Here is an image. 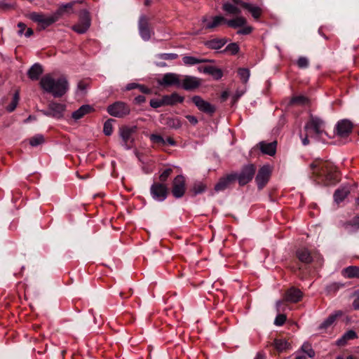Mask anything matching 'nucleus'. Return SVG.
Instances as JSON below:
<instances>
[{
	"instance_id": "obj_1",
	"label": "nucleus",
	"mask_w": 359,
	"mask_h": 359,
	"mask_svg": "<svg viewBox=\"0 0 359 359\" xmlns=\"http://www.w3.org/2000/svg\"><path fill=\"white\" fill-rule=\"evenodd\" d=\"M310 167L319 183L330 185L335 184L337 181V173L331 162L318 159L315 160Z\"/></svg>"
},
{
	"instance_id": "obj_2",
	"label": "nucleus",
	"mask_w": 359,
	"mask_h": 359,
	"mask_svg": "<svg viewBox=\"0 0 359 359\" xmlns=\"http://www.w3.org/2000/svg\"><path fill=\"white\" fill-rule=\"evenodd\" d=\"M40 86L54 97H61L69 90V83L65 76L55 79L50 74H46L41 79Z\"/></svg>"
},
{
	"instance_id": "obj_3",
	"label": "nucleus",
	"mask_w": 359,
	"mask_h": 359,
	"mask_svg": "<svg viewBox=\"0 0 359 359\" xmlns=\"http://www.w3.org/2000/svg\"><path fill=\"white\" fill-rule=\"evenodd\" d=\"M325 123L323 120L319 117L311 116L309 121L306 123L304 129L309 135H314L319 137L325 133Z\"/></svg>"
},
{
	"instance_id": "obj_4",
	"label": "nucleus",
	"mask_w": 359,
	"mask_h": 359,
	"mask_svg": "<svg viewBox=\"0 0 359 359\" xmlns=\"http://www.w3.org/2000/svg\"><path fill=\"white\" fill-rule=\"evenodd\" d=\"M29 17L32 20L37 22L42 29L48 27L60 18L56 12L49 15L39 13H32Z\"/></svg>"
},
{
	"instance_id": "obj_5",
	"label": "nucleus",
	"mask_w": 359,
	"mask_h": 359,
	"mask_svg": "<svg viewBox=\"0 0 359 359\" xmlns=\"http://www.w3.org/2000/svg\"><path fill=\"white\" fill-rule=\"evenodd\" d=\"M203 29L214 31L217 27L226 24V18L222 15H205L201 18Z\"/></svg>"
},
{
	"instance_id": "obj_6",
	"label": "nucleus",
	"mask_w": 359,
	"mask_h": 359,
	"mask_svg": "<svg viewBox=\"0 0 359 359\" xmlns=\"http://www.w3.org/2000/svg\"><path fill=\"white\" fill-rule=\"evenodd\" d=\"M256 171V168L253 164H248L243 166L239 173L236 175V179L241 186L245 185L250 182Z\"/></svg>"
},
{
	"instance_id": "obj_7",
	"label": "nucleus",
	"mask_w": 359,
	"mask_h": 359,
	"mask_svg": "<svg viewBox=\"0 0 359 359\" xmlns=\"http://www.w3.org/2000/svg\"><path fill=\"white\" fill-rule=\"evenodd\" d=\"M136 131V126H126L120 129V137L122 139V146L126 149L129 150L133 148L134 139L132 137V135Z\"/></svg>"
},
{
	"instance_id": "obj_8",
	"label": "nucleus",
	"mask_w": 359,
	"mask_h": 359,
	"mask_svg": "<svg viewBox=\"0 0 359 359\" xmlns=\"http://www.w3.org/2000/svg\"><path fill=\"white\" fill-rule=\"evenodd\" d=\"M130 111V107L123 102H116L107 107V112L117 118H122L129 114Z\"/></svg>"
},
{
	"instance_id": "obj_9",
	"label": "nucleus",
	"mask_w": 359,
	"mask_h": 359,
	"mask_svg": "<svg viewBox=\"0 0 359 359\" xmlns=\"http://www.w3.org/2000/svg\"><path fill=\"white\" fill-rule=\"evenodd\" d=\"M90 24L89 13L83 10L80 13L79 21L72 27V29L78 34H84L89 29Z\"/></svg>"
},
{
	"instance_id": "obj_10",
	"label": "nucleus",
	"mask_w": 359,
	"mask_h": 359,
	"mask_svg": "<svg viewBox=\"0 0 359 359\" xmlns=\"http://www.w3.org/2000/svg\"><path fill=\"white\" fill-rule=\"evenodd\" d=\"M150 193L155 201L161 202L167 198L168 187L164 184L155 182L151 186Z\"/></svg>"
},
{
	"instance_id": "obj_11",
	"label": "nucleus",
	"mask_w": 359,
	"mask_h": 359,
	"mask_svg": "<svg viewBox=\"0 0 359 359\" xmlns=\"http://www.w3.org/2000/svg\"><path fill=\"white\" fill-rule=\"evenodd\" d=\"M342 315L341 311H335L325 318L317 327V330L320 334L327 333L334 327V323L339 316Z\"/></svg>"
},
{
	"instance_id": "obj_12",
	"label": "nucleus",
	"mask_w": 359,
	"mask_h": 359,
	"mask_svg": "<svg viewBox=\"0 0 359 359\" xmlns=\"http://www.w3.org/2000/svg\"><path fill=\"white\" fill-rule=\"evenodd\" d=\"M191 100L198 109L203 113L212 115L216 110V107L213 104L205 101L199 95L193 96Z\"/></svg>"
},
{
	"instance_id": "obj_13",
	"label": "nucleus",
	"mask_w": 359,
	"mask_h": 359,
	"mask_svg": "<svg viewBox=\"0 0 359 359\" xmlns=\"http://www.w3.org/2000/svg\"><path fill=\"white\" fill-rule=\"evenodd\" d=\"M139 34L141 38L147 41L151 39L154 32L149 27V20L145 15H141L138 22Z\"/></svg>"
},
{
	"instance_id": "obj_14",
	"label": "nucleus",
	"mask_w": 359,
	"mask_h": 359,
	"mask_svg": "<svg viewBox=\"0 0 359 359\" xmlns=\"http://www.w3.org/2000/svg\"><path fill=\"white\" fill-rule=\"evenodd\" d=\"M201 84V79L194 76H181L180 86L186 90H194L198 88Z\"/></svg>"
},
{
	"instance_id": "obj_15",
	"label": "nucleus",
	"mask_w": 359,
	"mask_h": 359,
	"mask_svg": "<svg viewBox=\"0 0 359 359\" xmlns=\"http://www.w3.org/2000/svg\"><path fill=\"white\" fill-rule=\"evenodd\" d=\"M185 190V178L183 175H179L172 182V194L176 198H180L184 195Z\"/></svg>"
},
{
	"instance_id": "obj_16",
	"label": "nucleus",
	"mask_w": 359,
	"mask_h": 359,
	"mask_svg": "<svg viewBox=\"0 0 359 359\" xmlns=\"http://www.w3.org/2000/svg\"><path fill=\"white\" fill-rule=\"evenodd\" d=\"M353 124L347 119H343L337 122L334 128L335 134L340 137H346L352 132Z\"/></svg>"
},
{
	"instance_id": "obj_17",
	"label": "nucleus",
	"mask_w": 359,
	"mask_h": 359,
	"mask_svg": "<svg viewBox=\"0 0 359 359\" xmlns=\"http://www.w3.org/2000/svg\"><path fill=\"white\" fill-rule=\"evenodd\" d=\"M271 170L269 165H263L258 171V173L256 176L255 180L257 184V187L259 189H262L266 184L268 182L270 175H271Z\"/></svg>"
},
{
	"instance_id": "obj_18",
	"label": "nucleus",
	"mask_w": 359,
	"mask_h": 359,
	"mask_svg": "<svg viewBox=\"0 0 359 359\" xmlns=\"http://www.w3.org/2000/svg\"><path fill=\"white\" fill-rule=\"evenodd\" d=\"M180 75L175 73H166L160 80H158V83L159 85L163 86H175L180 88Z\"/></svg>"
},
{
	"instance_id": "obj_19",
	"label": "nucleus",
	"mask_w": 359,
	"mask_h": 359,
	"mask_svg": "<svg viewBox=\"0 0 359 359\" xmlns=\"http://www.w3.org/2000/svg\"><path fill=\"white\" fill-rule=\"evenodd\" d=\"M303 292L295 287H291L287 289L283 297V300L287 302L297 303L302 300Z\"/></svg>"
},
{
	"instance_id": "obj_20",
	"label": "nucleus",
	"mask_w": 359,
	"mask_h": 359,
	"mask_svg": "<svg viewBox=\"0 0 359 359\" xmlns=\"http://www.w3.org/2000/svg\"><path fill=\"white\" fill-rule=\"evenodd\" d=\"M48 109L50 110L52 117L60 119L63 117L64 111L66 109V105L62 103H57L51 101L48 104Z\"/></svg>"
},
{
	"instance_id": "obj_21",
	"label": "nucleus",
	"mask_w": 359,
	"mask_h": 359,
	"mask_svg": "<svg viewBox=\"0 0 359 359\" xmlns=\"http://www.w3.org/2000/svg\"><path fill=\"white\" fill-rule=\"evenodd\" d=\"M236 174H230L224 177L221 178L215 186V191L219 192L225 190L232 182L236 180Z\"/></svg>"
},
{
	"instance_id": "obj_22",
	"label": "nucleus",
	"mask_w": 359,
	"mask_h": 359,
	"mask_svg": "<svg viewBox=\"0 0 359 359\" xmlns=\"http://www.w3.org/2000/svg\"><path fill=\"white\" fill-rule=\"evenodd\" d=\"M296 257L303 264H308L312 262L313 257L311 252L306 248H299L296 250Z\"/></svg>"
},
{
	"instance_id": "obj_23",
	"label": "nucleus",
	"mask_w": 359,
	"mask_h": 359,
	"mask_svg": "<svg viewBox=\"0 0 359 359\" xmlns=\"http://www.w3.org/2000/svg\"><path fill=\"white\" fill-rule=\"evenodd\" d=\"M277 142L276 141L271 142H261L259 143V147L261 151L269 156H274L276 152Z\"/></svg>"
},
{
	"instance_id": "obj_24",
	"label": "nucleus",
	"mask_w": 359,
	"mask_h": 359,
	"mask_svg": "<svg viewBox=\"0 0 359 359\" xmlns=\"http://www.w3.org/2000/svg\"><path fill=\"white\" fill-rule=\"evenodd\" d=\"M93 111V107L89 104H83L72 113V117L75 121H78Z\"/></svg>"
},
{
	"instance_id": "obj_25",
	"label": "nucleus",
	"mask_w": 359,
	"mask_h": 359,
	"mask_svg": "<svg viewBox=\"0 0 359 359\" xmlns=\"http://www.w3.org/2000/svg\"><path fill=\"white\" fill-rule=\"evenodd\" d=\"M163 97L165 105L167 106H172L177 103H182L184 100V97L180 95L177 93H173L171 95H163Z\"/></svg>"
},
{
	"instance_id": "obj_26",
	"label": "nucleus",
	"mask_w": 359,
	"mask_h": 359,
	"mask_svg": "<svg viewBox=\"0 0 359 359\" xmlns=\"http://www.w3.org/2000/svg\"><path fill=\"white\" fill-rule=\"evenodd\" d=\"M82 2H83V0H77V1H71L69 3H67L65 4H62L61 6H60L58 9L55 12L57 13V14L58 15V16L60 18L61 15H62L65 13H70L73 12L72 8H73L74 6L76 4L82 3Z\"/></svg>"
},
{
	"instance_id": "obj_27",
	"label": "nucleus",
	"mask_w": 359,
	"mask_h": 359,
	"mask_svg": "<svg viewBox=\"0 0 359 359\" xmlns=\"http://www.w3.org/2000/svg\"><path fill=\"white\" fill-rule=\"evenodd\" d=\"M357 337V333L354 330H348L339 339H337V344L338 346H344L348 341L356 339Z\"/></svg>"
},
{
	"instance_id": "obj_28",
	"label": "nucleus",
	"mask_w": 359,
	"mask_h": 359,
	"mask_svg": "<svg viewBox=\"0 0 359 359\" xmlns=\"http://www.w3.org/2000/svg\"><path fill=\"white\" fill-rule=\"evenodd\" d=\"M182 61L185 65L187 66H192L200 63H205V62H212V60L205 58H199L193 56H184L182 57Z\"/></svg>"
},
{
	"instance_id": "obj_29",
	"label": "nucleus",
	"mask_w": 359,
	"mask_h": 359,
	"mask_svg": "<svg viewBox=\"0 0 359 359\" xmlns=\"http://www.w3.org/2000/svg\"><path fill=\"white\" fill-rule=\"evenodd\" d=\"M42 72L43 69L41 65L38 63H35L28 70L27 75L30 79L37 80Z\"/></svg>"
},
{
	"instance_id": "obj_30",
	"label": "nucleus",
	"mask_w": 359,
	"mask_h": 359,
	"mask_svg": "<svg viewBox=\"0 0 359 359\" xmlns=\"http://www.w3.org/2000/svg\"><path fill=\"white\" fill-rule=\"evenodd\" d=\"M227 43V39L225 38H216L208 41L205 45L211 49L218 50L223 47Z\"/></svg>"
},
{
	"instance_id": "obj_31",
	"label": "nucleus",
	"mask_w": 359,
	"mask_h": 359,
	"mask_svg": "<svg viewBox=\"0 0 359 359\" xmlns=\"http://www.w3.org/2000/svg\"><path fill=\"white\" fill-rule=\"evenodd\" d=\"M344 228L348 233H353L359 229V216H355L344 224Z\"/></svg>"
},
{
	"instance_id": "obj_32",
	"label": "nucleus",
	"mask_w": 359,
	"mask_h": 359,
	"mask_svg": "<svg viewBox=\"0 0 359 359\" xmlns=\"http://www.w3.org/2000/svg\"><path fill=\"white\" fill-rule=\"evenodd\" d=\"M247 21L245 18L241 16H238L236 18L231 19V20H226V24L233 28H238L241 27L245 25Z\"/></svg>"
},
{
	"instance_id": "obj_33",
	"label": "nucleus",
	"mask_w": 359,
	"mask_h": 359,
	"mask_svg": "<svg viewBox=\"0 0 359 359\" xmlns=\"http://www.w3.org/2000/svg\"><path fill=\"white\" fill-rule=\"evenodd\" d=\"M342 275L348 278H359V266H348L343 269Z\"/></svg>"
},
{
	"instance_id": "obj_34",
	"label": "nucleus",
	"mask_w": 359,
	"mask_h": 359,
	"mask_svg": "<svg viewBox=\"0 0 359 359\" xmlns=\"http://www.w3.org/2000/svg\"><path fill=\"white\" fill-rule=\"evenodd\" d=\"M349 190L348 188L343 187L338 189L334 194V201L337 203L342 202L348 195Z\"/></svg>"
},
{
	"instance_id": "obj_35",
	"label": "nucleus",
	"mask_w": 359,
	"mask_h": 359,
	"mask_svg": "<svg viewBox=\"0 0 359 359\" xmlns=\"http://www.w3.org/2000/svg\"><path fill=\"white\" fill-rule=\"evenodd\" d=\"M242 6L248 10L255 19H258L261 15V9L250 3H243Z\"/></svg>"
},
{
	"instance_id": "obj_36",
	"label": "nucleus",
	"mask_w": 359,
	"mask_h": 359,
	"mask_svg": "<svg viewBox=\"0 0 359 359\" xmlns=\"http://www.w3.org/2000/svg\"><path fill=\"white\" fill-rule=\"evenodd\" d=\"M207 186L203 182L198 181L194 182L191 191L194 196H196L205 192Z\"/></svg>"
},
{
	"instance_id": "obj_37",
	"label": "nucleus",
	"mask_w": 359,
	"mask_h": 359,
	"mask_svg": "<svg viewBox=\"0 0 359 359\" xmlns=\"http://www.w3.org/2000/svg\"><path fill=\"white\" fill-rule=\"evenodd\" d=\"M275 348L278 351H283L289 348L290 344L289 343L284 339H277L274 340L273 342Z\"/></svg>"
},
{
	"instance_id": "obj_38",
	"label": "nucleus",
	"mask_w": 359,
	"mask_h": 359,
	"mask_svg": "<svg viewBox=\"0 0 359 359\" xmlns=\"http://www.w3.org/2000/svg\"><path fill=\"white\" fill-rule=\"evenodd\" d=\"M222 8L229 14L238 15L241 13V10L229 2H225L223 4Z\"/></svg>"
},
{
	"instance_id": "obj_39",
	"label": "nucleus",
	"mask_w": 359,
	"mask_h": 359,
	"mask_svg": "<svg viewBox=\"0 0 359 359\" xmlns=\"http://www.w3.org/2000/svg\"><path fill=\"white\" fill-rule=\"evenodd\" d=\"M207 74L211 75L216 80L220 79L223 76L222 70L214 66H208Z\"/></svg>"
},
{
	"instance_id": "obj_40",
	"label": "nucleus",
	"mask_w": 359,
	"mask_h": 359,
	"mask_svg": "<svg viewBox=\"0 0 359 359\" xmlns=\"http://www.w3.org/2000/svg\"><path fill=\"white\" fill-rule=\"evenodd\" d=\"M238 74L244 83H247L248 81L250 76V70L247 68H239L238 70Z\"/></svg>"
},
{
	"instance_id": "obj_41",
	"label": "nucleus",
	"mask_w": 359,
	"mask_h": 359,
	"mask_svg": "<svg viewBox=\"0 0 359 359\" xmlns=\"http://www.w3.org/2000/svg\"><path fill=\"white\" fill-rule=\"evenodd\" d=\"M18 101H19V93L18 92H15V94L13 95V100H12L11 102L6 107L7 111L9 112L13 111L18 105Z\"/></svg>"
},
{
	"instance_id": "obj_42",
	"label": "nucleus",
	"mask_w": 359,
	"mask_h": 359,
	"mask_svg": "<svg viewBox=\"0 0 359 359\" xmlns=\"http://www.w3.org/2000/svg\"><path fill=\"white\" fill-rule=\"evenodd\" d=\"M240 48L236 43H231L226 46L224 52H229L231 55H236L239 52Z\"/></svg>"
},
{
	"instance_id": "obj_43",
	"label": "nucleus",
	"mask_w": 359,
	"mask_h": 359,
	"mask_svg": "<svg viewBox=\"0 0 359 359\" xmlns=\"http://www.w3.org/2000/svg\"><path fill=\"white\" fill-rule=\"evenodd\" d=\"M43 142H44V138L42 135H36L32 137L29 140V144L32 147H36V146L42 144Z\"/></svg>"
},
{
	"instance_id": "obj_44",
	"label": "nucleus",
	"mask_w": 359,
	"mask_h": 359,
	"mask_svg": "<svg viewBox=\"0 0 359 359\" xmlns=\"http://www.w3.org/2000/svg\"><path fill=\"white\" fill-rule=\"evenodd\" d=\"M112 121V119H109L107 121H105L104 124L103 132L104 135L107 136L111 135L113 133V126L111 123Z\"/></svg>"
},
{
	"instance_id": "obj_45",
	"label": "nucleus",
	"mask_w": 359,
	"mask_h": 359,
	"mask_svg": "<svg viewBox=\"0 0 359 359\" xmlns=\"http://www.w3.org/2000/svg\"><path fill=\"white\" fill-rule=\"evenodd\" d=\"M156 57L161 60H173L178 57V55L176 53H159Z\"/></svg>"
},
{
	"instance_id": "obj_46",
	"label": "nucleus",
	"mask_w": 359,
	"mask_h": 359,
	"mask_svg": "<svg viewBox=\"0 0 359 359\" xmlns=\"http://www.w3.org/2000/svg\"><path fill=\"white\" fill-rule=\"evenodd\" d=\"M302 350L305 353L309 358H313L315 356V351L311 348L309 343H304L302 346Z\"/></svg>"
},
{
	"instance_id": "obj_47",
	"label": "nucleus",
	"mask_w": 359,
	"mask_h": 359,
	"mask_svg": "<svg viewBox=\"0 0 359 359\" xmlns=\"http://www.w3.org/2000/svg\"><path fill=\"white\" fill-rule=\"evenodd\" d=\"M308 99L305 96L299 95L296 97H293L290 100V104H306L308 103Z\"/></svg>"
},
{
	"instance_id": "obj_48",
	"label": "nucleus",
	"mask_w": 359,
	"mask_h": 359,
	"mask_svg": "<svg viewBox=\"0 0 359 359\" xmlns=\"http://www.w3.org/2000/svg\"><path fill=\"white\" fill-rule=\"evenodd\" d=\"M149 138H150V140L153 143H156V144H161V145L165 144V139L160 135L151 134L150 135Z\"/></svg>"
},
{
	"instance_id": "obj_49",
	"label": "nucleus",
	"mask_w": 359,
	"mask_h": 359,
	"mask_svg": "<svg viewBox=\"0 0 359 359\" xmlns=\"http://www.w3.org/2000/svg\"><path fill=\"white\" fill-rule=\"evenodd\" d=\"M342 286H344V285L341 283H332L327 285L326 290L328 293H334Z\"/></svg>"
},
{
	"instance_id": "obj_50",
	"label": "nucleus",
	"mask_w": 359,
	"mask_h": 359,
	"mask_svg": "<svg viewBox=\"0 0 359 359\" xmlns=\"http://www.w3.org/2000/svg\"><path fill=\"white\" fill-rule=\"evenodd\" d=\"M172 172V169L170 168L164 170L159 175V180L161 181V182L163 184V182H165L168 180V178L169 177Z\"/></svg>"
},
{
	"instance_id": "obj_51",
	"label": "nucleus",
	"mask_w": 359,
	"mask_h": 359,
	"mask_svg": "<svg viewBox=\"0 0 359 359\" xmlns=\"http://www.w3.org/2000/svg\"><path fill=\"white\" fill-rule=\"evenodd\" d=\"M149 104H150V106L152 108H154V109L161 107L162 106H165V103H164V101H163V97H162L161 99H151L150 100Z\"/></svg>"
},
{
	"instance_id": "obj_52",
	"label": "nucleus",
	"mask_w": 359,
	"mask_h": 359,
	"mask_svg": "<svg viewBox=\"0 0 359 359\" xmlns=\"http://www.w3.org/2000/svg\"><path fill=\"white\" fill-rule=\"evenodd\" d=\"M286 320V316L284 314H278L274 320V324L277 326L283 325Z\"/></svg>"
},
{
	"instance_id": "obj_53",
	"label": "nucleus",
	"mask_w": 359,
	"mask_h": 359,
	"mask_svg": "<svg viewBox=\"0 0 359 359\" xmlns=\"http://www.w3.org/2000/svg\"><path fill=\"white\" fill-rule=\"evenodd\" d=\"M297 65L300 68H306L309 66V60L305 57H300L297 60Z\"/></svg>"
},
{
	"instance_id": "obj_54",
	"label": "nucleus",
	"mask_w": 359,
	"mask_h": 359,
	"mask_svg": "<svg viewBox=\"0 0 359 359\" xmlns=\"http://www.w3.org/2000/svg\"><path fill=\"white\" fill-rule=\"evenodd\" d=\"M252 27H250V26H245L243 29H239L237 32V34H238L247 35V34H250L252 32Z\"/></svg>"
},
{
	"instance_id": "obj_55",
	"label": "nucleus",
	"mask_w": 359,
	"mask_h": 359,
	"mask_svg": "<svg viewBox=\"0 0 359 359\" xmlns=\"http://www.w3.org/2000/svg\"><path fill=\"white\" fill-rule=\"evenodd\" d=\"M169 126L174 128H179L181 127V123L178 118H175L170 121Z\"/></svg>"
},
{
	"instance_id": "obj_56",
	"label": "nucleus",
	"mask_w": 359,
	"mask_h": 359,
	"mask_svg": "<svg viewBox=\"0 0 359 359\" xmlns=\"http://www.w3.org/2000/svg\"><path fill=\"white\" fill-rule=\"evenodd\" d=\"M18 27L19 28L18 33L19 35L22 36L24 34V31L26 29V25L23 22H19L18 24Z\"/></svg>"
},
{
	"instance_id": "obj_57",
	"label": "nucleus",
	"mask_w": 359,
	"mask_h": 359,
	"mask_svg": "<svg viewBox=\"0 0 359 359\" xmlns=\"http://www.w3.org/2000/svg\"><path fill=\"white\" fill-rule=\"evenodd\" d=\"M78 90L81 93L84 92L87 88V84L83 81H79L77 86Z\"/></svg>"
},
{
	"instance_id": "obj_58",
	"label": "nucleus",
	"mask_w": 359,
	"mask_h": 359,
	"mask_svg": "<svg viewBox=\"0 0 359 359\" xmlns=\"http://www.w3.org/2000/svg\"><path fill=\"white\" fill-rule=\"evenodd\" d=\"M139 89V90L143 93H145V94H149L151 92V90L146 87L145 86H143V85H140L139 84V86L137 88Z\"/></svg>"
},
{
	"instance_id": "obj_59",
	"label": "nucleus",
	"mask_w": 359,
	"mask_h": 359,
	"mask_svg": "<svg viewBox=\"0 0 359 359\" xmlns=\"http://www.w3.org/2000/svg\"><path fill=\"white\" fill-rule=\"evenodd\" d=\"M139 86L138 83H130L126 85L125 87L126 90H131L135 88H137Z\"/></svg>"
},
{
	"instance_id": "obj_60",
	"label": "nucleus",
	"mask_w": 359,
	"mask_h": 359,
	"mask_svg": "<svg viewBox=\"0 0 359 359\" xmlns=\"http://www.w3.org/2000/svg\"><path fill=\"white\" fill-rule=\"evenodd\" d=\"M186 118L193 125H196L198 123V119L194 116L187 115Z\"/></svg>"
},
{
	"instance_id": "obj_61",
	"label": "nucleus",
	"mask_w": 359,
	"mask_h": 359,
	"mask_svg": "<svg viewBox=\"0 0 359 359\" xmlns=\"http://www.w3.org/2000/svg\"><path fill=\"white\" fill-rule=\"evenodd\" d=\"M243 94L244 91L237 90L233 97L234 102H236Z\"/></svg>"
},
{
	"instance_id": "obj_62",
	"label": "nucleus",
	"mask_w": 359,
	"mask_h": 359,
	"mask_svg": "<svg viewBox=\"0 0 359 359\" xmlns=\"http://www.w3.org/2000/svg\"><path fill=\"white\" fill-rule=\"evenodd\" d=\"M135 100L137 103L141 104L145 102L146 98L144 95H138L135 98Z\"/></svg>"
},
{
	"instance_id": "obj_63",
	"label": "nucleus",
	"mask_w": 359,
	"mask_h": 359,
	"mask_svg": "<svg viewBox=\"0 0 359 359\" xmlns=\"http://www.w3.org/2000/svg\"><path fill=\"white\" fill-rule=\"evenodd\" d=\"M165 140V144L168 143L170 146H175L176 142L171 137H168Z\"/></svg>"
},
{
	"instance_id": "obj_64",
	"label": "nucleus",
	"mask_w": 359,
	"mask_h": 359,
	"mask_svg": "<svg viewBox=\"0 0 359 359\" xmlns=\"http://www.w3.org/2000/svg\"><path fill=\"white\" fill-rule=\"evenodd\" d=\"M353 306L355 309L359 310V297L353 301Z\"/></svg>"
}]
</instances>
